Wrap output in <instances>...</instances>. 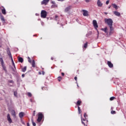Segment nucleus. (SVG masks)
Here are the masks:
<instances>
[{
  "instance_id": "f257e3e1",
  "label": "nucleus",
  "mask_w": 126,
  "mask_h": 126,
  "mask_svg": "<svg viewBox=\"0 0 126 126\" xmlns=\"http://www.w3.org/2000/svg\"><path fill=\"white\" fill-rule=\"evenodd\" d=\"M104 22L107 24L110 28L109 34L111 35L114 31V28L113 27V20L112 19H104Z\"/></svg>"
},
{
  "instance_id": "f03ea898",
  "label": "nucleus",
  "mask_w": 126,
  "mask_h": 126,
  "mask_svg": "<svg viewBox=\"0 0 126 126\" xmlns=\"http://www.w3.org/2000/svg\"><path fill=\"white\" fill-rule=\"evenodd\" d=\"M43 118H44V114L41 112H39L38 113V118L37 119V122L38 123H41L42 120H43Z\"/></svg>"
},
{
  "instance_id": "7ed1b4c3",
  "label": "nucleus",
  "mask_w": 126,
  "mask_h": 126,
  "mask_svg": "<svg viewBox=\"0 0 126 126\" xmlns=\"http://www.w3.org/2000/svg\"><path fill=\"white\" fill-rule=\"evenodd\" d=\"M0 60L3 69L5 72H6L7 70H6V67H5V65H4V63H3V60H2V58H0Z\"/></svg>"
},
{
  "instance_id": "20e7f679",
  "label": "nucleus",
  "mask_w": 126,
  "mask_h": 126,
  "mask_svg": "<svg viewBox=\"0 0 126 126\" xmlns=\"http://www.w3.org/2000/svg\"><path fill=\"white\" fill-rule=\"evenodd\" d=\"M8 55L9 56V58H11L12 63L14 65V67L15 68V65L14 64V62H13V59H12V56L11 55V53H10V51H7Z\"/></svg>"
},
{
  "instance_id": "39448f33",
  "label": "nucleus",
  "mask_w": 126,
  "mask_h": 126,
  "mask_svg": "<svg viewBox=\"0 0 126 126\" xmlns=\"http://www.w3.org/2000/svg\"><path fill=\"white\" fill-rule=\"evenodd\" d=\"M93 24L95 29L97 30V29L98 28V24L97 23V21L94 20L93 21Z\"/></svg>"
},
{
  "instance_id": "423d86ee",
  "label": "nucleus",
  "mask_w": 126,
  "mask_h": 126,
  "mask_svg": "<svg viewBox=\"0 0 126 126\" xmlns=\"http://www.w3.org/2000/svg\"><path fill=\"white\" fill-rule=\"evenodd\" d=\"M7 121L9 124H11V123H12V120H11V118H10V115L9 114H7Z\"/></svg>"
},
{
  "instance_id": "0eeeda50",
  "label": "nucleus",
  "mask_w": 126,
  "mask_h": 126,
  "mask_svg": "<svg viewBox=\"0 0 126 126\" xmlns=\"http://www.w3.org/2000/svg\"><path fill=\"white\" fill-rule=\"evenodd\" d=\"M107 64L110 68H113V67H114V64L112 63V62H111V61H108Z\"/></svg>"
},
{
  "instance_id": "6e6552de",
  "label": "nucleus",
  "mask_w": 126,
  "mask_h": 126,
  "mask_svg": "<svg viewBox=\"0 0 126 126\" xmlns=\"http://www.w3.org/2000/svg\"><path fill=\"white\" fill-rule=\"evenodd\" d=\"M41 16H47V11L42 10L41 12Z\"/></svg>"
},
{
  "instance_id": "1a4fd4ad",
  "label": "nucleus",
  "mask_w": 126,
  "mask_h": 126,
  "mask_svg": "<svg viewBox=\"0 0 126 126\" xmlns=\"http://www.w3.org/2000/svg\"><path fill=\"white\" fill-rule=\"evenodd\" d=\"M97 6H99V7H102V6H103V3L100 0H97Z\"/></svg>"
},
{
  "instance_id": "9d476101",
  "label": "nucleus",
  "mask_w": 126,
  "mask_h": 126,
  "mask_svg": "<svg viewBox=\"0 0 126 126\" xmlns=\"http://www.w3.org/2000/svg\"><path fill=\"white\" fill-rule=\"evenodd\" d=\"M49 1H50V0H43V1H41V4H45V5H47Z\"/></svg>"
},
{
  "instance_id": "9b49d317",
  "label": "nucleus",
  "mask_w": 126,
  "mask_h": 126,
  "mask_svg": "<svg viewBox=\"0 0 126 126\" xmlns=\"http://www.w3.org/2000/svg\"><path fill=\"white\" fill-rule=\"evenodd\" d=\"M83 15L84 16H88L89 14H88V11L86 10H83Z\"/></svg>"
},
{
  "instance_id": "f8f14e48",
  "label": "nucleus",
  "mask_w": 126,
  "mask_h": 126,
  "mask_svg": "<svg viewBox=\"0 0 126 126\" xmlns=\"http://www.w3.org/2000/svg\"><path fill=\"white\" fill-rule=\"evenodd\" d=\"M71 9V6H68L65 8V12H67V11H69Z\"/></svg>"
},
{
  "instance_id": "ddd939ff",
  "label": "nucleus",
  "mask_w": 126,
  "mask_h": 126,
  "mask_svg": "<svg viewBox=\"0 0 126 126\" xmlns=\"http://www.w3.org/2000/svg\"><path fill=\"white\" fill-rule=\"evenodd\" d=\"M1 7H2L3 8L1 9V13H2V14H4V15H5V14H6L5 9L4 8V7H3V6H1Z\"/></svg>"
},
{
  "instance_id": "4468645a",
  "label": "nucleus",
  "mask_w": 126,
  "mask_h": 126,
  "mask_svg": "<svg viewBox=\"0 0 126 126\" xmlns=\"http://www.w3.org/2000/svg\"><path fill=\"white\" fill-rule=\"evenodd\" d=\"M101 30V31H103V32H105V33L108 34V28H107V27H105L104 29L102 28Z\"/></svg>"
},
{
  "instance_id": "2eb2a0df",
  "label": "nucleus",
  "mask_w": 126,
  "mask_h": 126,
  "mask_svg": "<svg viewBox=\"0 0 126 126\" xmlns=\"http://www.w3.org/2000/svg\"><path fill=\"white\" fill-rule=\"evenodd\" d=\"M81 121H82V124L85 126H86L85 123H86V119L81 118Z\"/></svg>"
},
{
  "instance_id": "dca6fc26",
  "label": "nucleus",
  "mask_w": 126,
  "mask_h": 126,
  "mask_svg": "<svg viewBox=\"0 0 126 126\" xmlns=\"http://www.w3.org/2000/svg\"><path fill=\"white\" fill-rule=\"evenodd\" d=\"M32 67H37V66L36 65L34 60L32 61Z\"/></svg>"
},
{
  "instance_id": "f3484780",
  "label": "nucleus",
  "mask_w": 126,
  "mask_h": 126,
  "mask_svg": "<svg viewBox=\"0 0 126 126\" xmlns=\"http://www.w3.org/2000/svg\"><path fill=\"white\" fill-rule=\"evenodd\" d=\"M19 117L21 118V119H22V117H24V113L23 112H20L19 114Z\"/></svg>"
},
{
  "instance_id": "a211bd4d",
  "label": "nucleus",
  "mask_w": 126,
  "mask_h": 126,
  "mask_svg": "<svg viewBox=\"0 0 126 126\" xmlns=\"http://www.w3.org/2000/svg\"><path fill=\"white\" fill-rule=\"evenodd\" d=\"M114 13L115 15H116V16H121V13L118 11H114Z\"/></svg>"
},
{
  "instance_id": "6ab92c4d",
  "label": "nucleus",
  "mask_w": 126,
  "mask_h": 126,
  "mask_svg": "<svg viewBox=\"0 0 126 126\" xmlns=\"http://www.w3.org/2000/svg\"><path fill=\"white\" fill-rule=\"evenodd\" d=\"M23 58L21 57H19L18 58V61L19 62V63H23Z\"/></svg>"
},
{
  "instance_id": "aec40b11",
  "label": "nucleus",
  "mask_w": 126,
  "mask_h": 126,
  "mask_svg": "<svg viewBox=\"0 0 126 126\" xmlns=\"http://www.w3.org/2000/svg\"><path fill=\"white\" fill-rule=\"evenodd\" d=\"M1 20L2 21L3 23H5V19H4V18L3 16H1Z\"/></svg>"
},
{
  "instance_id": "412c9836",
  "label": "nucleus",
  "mask_w": 126,
  "mask_h": 126,
  "mask_svg": "<svg viewBox=\"0 0 126 126\" xmlns=\"http://www.w3.org/2000/svg\"><path fill=\"white\" fill-rule=\"evenodd\" d=\"M27 67L26 66L24 67L23 68H22V70L23 72H25L26 71Z\"/></svg>"
},
{
  "instance_id": "4be33fe9",
  "label": "nucleus",
  "mask_w": 126,
  "mask_h": 126,
  "mask_svg": "<svg viewBox=\"0 0 126 126\" xmlns=\"http://www.w3.org/2000/svg\"><path fill=\"white\" fill-rule=\"evenodd\" d=\"M113 7L114 8H115V9H118V6L116 4H112Z\"/></svg>"
},
{
  "instance_id": "5701e85b",
  "label": "nucleus",
  "mask_w": 126,
  "mask_h": 126,
  "mask_svg": "<svg viewBox=\"0 0 126 126\" xmlns=\"http://www.w3.org/2000/svg\"><path fill=\"white\" fill-rule=\"evenodd\" d=\"M81 104V101L80 100H78L77 101V106H78V107H79V106H80V104Z\"/></svg>"
},
{
  "instance_id": "b1692460",
  "label": "nucleus",
  "mask_w": 126,
  "mask_h": 126,
  "mask_svg": "<svg viewBox=\"0 0 126 126\" xmlns=\"http://www.w3.org/2000/svg\"><path fill=\"white\" fill-rule=\"evenodd\" d=\"M78 110L79 114H81V113H82V111L80 110V107L78 106Z\"/></svg>"
},
{
  "instance_id": "393cba45",
  "label": "nucleus",
  "mask_w": 126,
  "mask_h": 126,
  "mask_svg": "<svg viewBox=\"0 0 126 126\" xmlns=\"http://www.w3.org/2000/svg\"><path fill=\"white\" fill-rule=\"evenodd\" d=\"M28 60L29 63H32V61L31 60V58H30L29 57H28Z\"/></svg>"
},
{
  "instance_id": "a878e982",
  "label": "nucleus",
  "mask_w": 126,
  "mask_h": 126,
  "mask_svg": "<svg viewBox=\"0 0 126 126\" xmlns=\"http://www.w3.org/2000/svg\"><path fill=\"white\" fill-rule=\"evenodd\" d=\"M88 45V43L86 42V43H85V44L84 45V48L86 49V48H87Z\"/></svg>"
},
{
  "instance_id": "bb28decb",
  "label": "nucleus",
  "mask_w": 126,
  "mask_h": 126,
  "mask_svg": "<svg viewBox=\"0 0 126 126\" xmlns=\"http://www.w3.org/2000/svg\"><path fill=\"white\" fill-rule=\"evenodd\" d=\"M12 116H16L15 111L14 110H13L12 111Z\"/></svg>"
},
{
  "instance_id": "cd10ccee",
  "label": "nucleus",
  "mask_w": 126,
  "mask_h": 126,
  "mask_svg": "<svg viewBox=\"0 0 126 126\" xmlns=\"http://www.w3.org/2000/svg\"><path fill=\"white\" fill-rule=\"evenodd\" d=\"M115 99V97L114 96H112L110 98V101H113V100Z\"/></svg>"
},
{
  "instance_id": "c85d7f7f",
  "label": "nucleus",
  "mask_w": 126,
  "mask_h": 126,
  "mask_svg": "<svg viewBox=\"0 0 126 126\" xmlns=\"http://www.w3.org/2000/svg\"><path fill=\"white\" fill-rule=\"evenodd\" d=\"M14 95L15 97H17V92H14Z\"/></svg>"
},
{
  "instance_id": "c756f323",
  "label": "nucleus",
  "mask_w": 126,
  "mask_h": 126,
  "mask_svg": "<svg viewBox=\"0 0 126 126\" xmlns=\"http://www.w3.org/2000/svg\"><path fill=\"white\" fill-rule=\"evenodd\" d=\"M111 114H112V115H115V114H116V111L112 110L111 112Z\"/></svg>"
},
{
  "instance_id": "7c9ffc66",
  "label": "nucleus",
  "mask_w": 126,
  "mask_h": 126,
  "mask_svg": "<svg viewBox=\"0 0 126 126\" xmlns=\"http://www.w3.org/2000/svg\"><path fill=\"white\" fill-rule=\"evenodd\" d=\"M28 96H29V97H31V96H32V94L30 93H28Z\"/></svg>"
},
{
  "instance_id": "2f4dec72",
  "label": "nucleus",
  "mask_w": 126,
  "mask_h": 126,
  "mask_svg": "<svg viewBox=\"0 0 126 126\" xmlns=\"http://www.w3.org/2000/svg\"><path fill=\"white\" fill-rule=\"evenodd\" d=\"M8 82H9V83H14L13 80H9Z\"/></svg>"
},
{
  "instance_id": "473e14b6",
  "label": "nucleus",
  "mask_w": 126,
  "mask_h": 126,
  "mask_svg": "<svg viewBox=\"0 0 126 126\" xmlns=\"http://www.w3.org/2000/svg\"><path fill=\"white\" fill-rule=\"evenodd\" d=\"M47 89H48L46 87H43L42 88V90H47Z\"/></svg>"
},
{
  "instance_id": "72a5a7b5",
  "label": "nucleus",
  "mask_w": 126,
  "mask_h": 126,
  "mask_svg": "<svg viewBox=\"0 0 126 126\" xmlns=\"http://www.w3.org/2000/svg\"><path fill=\"white\" fill-rule=\"evenodd\" d=\"M58 78L59 79L58 80L59 81H61V80H62V77L59 76V77H58Z\"/></svg>"
},
{
  "instance_id": "f704fd0d",
  "label": "nucleus",
  "mask_w": 126,
  "mask_h": 126,
  "mask_svg": "<svg viewBox=\"0 0 126 126\" xmlns=\"http://www.w3.org/2000/svg\"><path fill=\"white\" fill-rule=\"evenodd\" d=\"M109 2H110V0H108L106 2V4H109Z\"/></svg>"
},
{
  "instance_id": "c9c22d12",
  "label": "nucleus",
  "mask_w": 126,
  "mask_h": 126,
  "mask_svg": "<svg viewBox=\"0 0 126 126\" xmlns=\"http://www.w3.org/2000/svg\"><path fill=\"white\" fill-rule=\"evenodd\" d=\"M84 117L85 119H86V113H84Z\"/></svg>"
},
{
  "instance_id": "e433bc0d",
  "label": "nucleus",
  "mask_w": 126,
  "mask_h": 126,
  "mask_svg": "<svg viewBox=\"0 0 126 126\" xmlns=\"http://www.w3.org/2000/svg\"><path fill=\"white\" fill-rule=\"evenodd\" d=\"M32 125L33 126H36V123H35V122H32Z\"/></svg>"
},
{
  "instance_id": "4c0bfd02",
  "label": "nucleus",
  "mask_w": 126,
  "mask_h": 126,
  "mask_svg": "<svg viewBox=\"0 0 126 126\" xmlns=\"http://www.w3.org/2000/svg\"><path fill=\"white\" fill-rule=\"evenodd\" d=\"M61 74H62V76H64V73L62 72V73H61Z\"/></svg>"
},
{
  "instance_id": "58836bf2",
  "label": "nucleus",
  "mask_w": 126,
  "mask_h": 126,
  "mask_svg": "<svg viewBox=\"0 0 126 126\" xmlns=\"http://www.w3.org/2000/svg\"><path fill=\"white\" fill-rule=\"evenodd\" d=\"M74 79L75 80H76V81L77 80V77H74Z\"/></svg>"
},
{
  "instance_id": "ea45409f",
  "label": "nucleus",
  "mask_w": 126,
  "mask_h": 126,
  "mask_svg": "<svg viewBox=\"0 0 126 126\" xmlns=\"http://www.w3.org/2000/svg\"><path fill=\"white\" fill-rule=\"evenodd\" d=\"M51 3H53V4H55V2L54 1H52L51 2Z\"/></svg>"
},
{
  "instance_id": "a19ab883",
  "label": "nucleus",
  "mask_w": 126,
  "mask_h": 126,
  "mask_svg": "<svg viewBox=\"0 0 126 126\" xmlns=\"http://www.w3.org/2000/svg\"><path fill=\"white\" fill-rule=\"evenodd\" d=\"M46 16H41V18H46Z\"/></svg>"
},
{
  "instance_id": "79ce46f5",
  "label": "nucleus",
  "mask_w": 126,
  "mask_h": 126,
  "mask_svg": "<svg viewBox=\"0 0 126 126\" xmlns=\"http://www.w3.org/2000/svg\"><path fill=\"white\" fill-rule=\"evenodd\" d=\"M22 77H24L25 76V75H24V74H23L22 75Z\"/></svg>"
},
{
  "instance_id": "37998d69",
  "label": "nucleus",
  "mask_w": 126,
  "mask_h": 126,
  "mask_svg": "<svg viewBox=\"0 0 126 126\" xmlns=\"http://www.w3.org/2000/svg\"><path fill=\"white\" fill-rule=\"evenodd\" d=\"M59 1H63L64 0H58Z\"/></svg>"
},
{
  "instance_id": "c03bdc74",
  "label": "nucleus",
  "mask_w": 126,
  "mask_h": 126,
  "mask_svg": "<svg viewBox=\"0 0 126 126\" xmlns=\"http://www.w3.org/2000/svg\"><path fill=\"white\" fill-rule=\"evenodd\" d=\"M51 60H52V61H54V58L51 57Z\"/></svg>"
},
{
  "instance_id": "a18cd8bd",
  "label": "nucleus",
  "mask_w": 126,
  "mask_h": 126,
  "mask_svg": "<svg viewBox=\"0 0 126 126\" xmlns=\"http://www.w3.org/2000/svg\"><path fill=\"white\" fill-rule=\"evenodd\" d=\"M35 112H36V111H33V116H35Z\"/></svg>"
},
{
  "instance_id": "49530a36",
  "label": "nucleus",
  "mask_w": 126,
  "mask_h": 126,
  "mask_svg": "<svg viewBox=\"0 0 126 126\" xmlns=\"http://www.w3.org/2000/svg\"><path fill=\"white\" fill-rule=\"evenodd\" d=\"M42 74H43V75H44V74H45V72H44V71H42Z\"/></svg>"
},
{
  "instance_id": "de8ad7c7",
  "label": "nucleus",
  "mask_w": 126,
  "mask_h": 126,
  "mask_svg": "<svg viewBox=\"0 0 126 126\" xmlns=\"http://www.w3.org/2000/svg\"><path fill=\"white\" fill-rule=\"evenodd\" d=\"M86 2H89V0H86Z\"/></svg>"
},
{
  "instance_id": "09e8293b",
  "label": "nucleus",
  "mask_w": 126,
  "mask_h": 126,
  "mask_svg": "<svg viewBox=\"0 0 126 126\" xmlns=\"http://www.w3.org/2000/svg\"><path fill=\"white\" fill-rule=\"evenodd\" d=\"M27 126H30V125H29V123H27Z\"/></svg>"
},
{
  "instance_id": "8fccbe9b",
  "label": "nucleus",
  "mask_w": 126,
  "mask_h": 126,
  "mask_svg": "<svg viewBox=\"0 0 126 126\" xmlns=\"http://www.w3.org/2000/svg\"><path fill=\"white\" fill-rule=\"evenodd\" d=\"M39 74H42V73L41 72H38Z\"/></svg>"
},
{
  "instance_id": "3c124183",
  "label": "nucleus",
  "mask_w": 126,
  "mask_h": 126,
  "mask_svg": "<svg viewBox=\"0 0 126 126\" xmlns=\"http://www.w3.org/2000/svg\"><path fill=\"white\" fill-rule=\"evenodd\" d=\"M58 16H55V19H57V18H58Z\"/></svg>"
},
{
  "instance_id": "603ef678",
  "label": "nucleus",
  "mask_w": 126,
  "mask_h": 126,
  "mask_svg": "<svg viewBox=\"0 0 126 126\" xmlns=\"http://www.w3.org/2000/svg\"><path fill=\"white\" fill-rule=\"evenodd\" d=\"M113 109H114V107H111V110H113Z\"/></svg>"
},
{
  "instance_id": "864d4df0",
  "label": "nucleus",
  "mask_w": 126,
  "mask_h": 126,
  "mask_svg": "<svg viewBox=\"0 0 126 126\" xmlns=\"http://www.w3.org/2000/svg\"><path fill=\"white\" fill-rule=\"evenodd\" d=\"M104 13H105V14H108V13H107V12H105Z\"/></svg>"
},
{
  "instance_id": "5fc2aeb1",
  "label": "nucleus",
  "mask_w": 126,
  "mask_h": 126,
  "mask_svg": "<svg viewBox=\"0 0 126 126\" xmlns=\"http://www.w3.org/2000/svg\"><path fill=\"white\" fill-rule=\"evenodd\" d=\"M49 18L51 19V17L47 18V19H49Z\"/></svg>"
},
{
  "instance_id": "6e6d98bb",
  "label": "nucleus",
  "mask_w": 126,
  "mask_h": 126,
  "mask_svg": "<svg viewBox=\"0 0 126 126\" xmlns=\"http://www.w3.org/2000/svg\"><path fill=\"white\" fill-rule=\"evenodd\" d=\"M108 8H111V6H109V7H108Z\"/></svg>"
},
{
  "instance_id": "4d7b16f0",
  "label": "nucleus",
  "mask_w": 126,
  "mask_h": 126,
  "mask_svg": "<svg viewBox=\"0 0 126 126\" xmlns=\"http://www.w3.org/2000/svg\"><path fill=\"white\" fill-rule=\"evenodd\" d=\"M42 25H43V24H44V23H41Z\"/></svg>"
},
{
  "instance_id": "13d9d810",
  "label": "nucleus",
  "mask_w": 126,
  "mask_h": 126,
  "mask_svg": "<svg viewBox=\"0 0 126 126\" xmlns=\"http://www.w3.org/2000/svg\"><path fill=\"white\" fill-rule=\"evenodd\" d=\"M31 102H32V99H31Z\"/></svg>"
},
{
  "instance_id": "bf43d9fd",
  "label": "nucleus",
  "mask_w": 126,
  "mask_h": 126,
  "mask_svg": "<svg viewBox=\"0 0 126 126\" xmlns=\"http://www.w3.org/2000/svg\"><path fill=\"white\" fill-rule=\"evenodd\" d=\"M35 15H39V14H35Z\"/></svg>"
},
{
  "instance_id": "052dcab7",
  "label": "nucleus",
  "mask_w": 126,
  "mask_h": 126,
  "mask_svg": "<svg viewBox=\"0 0 126 126\" xmlns=\"http://www.w3.org/2000/svg\"><path fill=\"white\" fill-rule=\"evenodd\" d=\"M0 9H1V7L0 6Z\"/></svg>"
},
{
  "instance_id": "680f3d73",
  "label": "nucleus",
  "mask_w": 126,
  "mask_h": 126,
  "mask_svg": "<svg viewBox=\"0 0 126 126\" xmlns=\"http://www.w3.org/2000/svg\"><path fill=\"white\" fill-rule=\"evenodd\" d=\"M0 100H2V99H0Z\"/></svg>"
}]
</instances>
